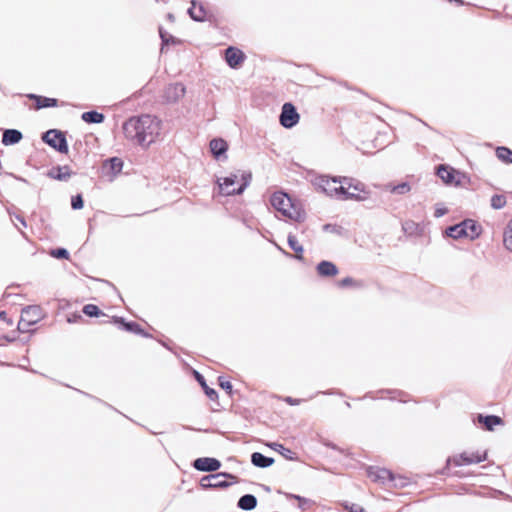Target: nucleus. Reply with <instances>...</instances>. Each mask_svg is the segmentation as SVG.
Here are the masks:
<instances>
[{"mask_svg":"<svg viewBox=\"0 0 512 512\" xmlns=\"http://www.w3.org/2000/svg\"><path fill=\"white\" fill-rule=\"evenodd\" d=\"M188 13L193 20L199 22L204 21L206 17V11L203 5H197L195 1H192V6L189 8Z\"/></svg>","mask_w":512,"mask_h":512,"instance_id":"5701e85b","label":"nucleus"},{"mask_svg":"<svg viewBox=\"0 0 512 512\" xmlns=\"http://www.w3.org/2000/svg\"><path fill=\"white\" fill-rule=\"evenodd\" d=\"M41 319V310L37 306H29L22 310L21 319L18 328L22 332H27L29 327L36 324Z\"/></svg>","mask_w":512,"mask_h":512,"instance_id":"423d86ee","label":"nucleus"},{"mask_svg":"<svg viewBox=\"0 0 512 512\" xmlns=\"http://www.w3.org/2000/svg\"><path fill=\"white\" fill-rule=\"evenodd\" d=\"M506 205V198L504 195L495 194L491 198V206L494 209H501Z\"/></svg>","mask_w":512,"mask_h":512,"instance_id":"2f4dec72","label":"nucleus"},{"mask_svg":"<svg viewBox=\"0 0 512 512\" xmlns=\"http://www.w3.org/2000/svg\"><path fill=\"white\" fill-rule=\"evenodd\" d=\"M210 151L213 154V156L220 160L221 158L226 159V151L228 149L227 142L222 138H215L210 141Z\"/></svg>","mask_w":512,"mask_h":512,"instance_id":"4468645a","label":"nucleus"},{"mask_svg":"<svg viewBox=\"0 0 512 512\" xmlns=\"http://www.w3.org/2000/svg\"><path fill=\"white\" fill-rule=\"evenodd\" d=\"M219 381H220V386H221L222 389H224V390H226L228 392H231L232 384L229 381H225L222 378H219Z\"/></svg>","mask_w":512,"mask_h":512,"instance_id":"79ce46f5","label":"nucleus"},{"mask_svg":"<svg viewBox=\"0 0 512 512\" xmlns=\"http://www.w3.org/2000/svg\"><path fill=\"white\" fill-rule=\"evenodd\" d=\"M467 221L470 222L472 225H466L465 230H468V233H473V235L469 236V238L474 239L475 237H477L479 235L478 226L475 224V222L473 220H467Z\"/></svg>","mask_w":512,"mask_h":512,"instance_id":"f704fd0d","label":"nucleus"},{"mask_svg":"<svg viewBox=\"0 0 512 512\" xmlns=\"http://www.w3.org/2000/svg\"><path fill=\"white\" fill-rule=\"evenodd\" d=\"M226 478H234V476L228 473H217L203 477L200 484L203 488L227 487L229 483L225 481Z\"/></svg>","mask_w":512,"mask_h":512,"instance_id":"9d476101","label":"nucleus"},{"mask_svg":"<svg viewBox=\"0 0 512 512\" xmlns=\"http://www.w3.org/2000/svg\"><path fill=\"white\" fill-rule=\"evenodd\" d=\"M123 131L127 138L143 147H148L160 135L161 121L151 115L133 117L123 124Z\"/></svg>","mask_w":512,"mask_h":512,"instance_id":"f257e3e1","label":"nucleus"},{"mask_svg":"<svg viewBox=\"0 0 512 512\" xmlns=\"http://www.w3.org/2000/svg\"><path fill=\"white\" fill-rule=\"evenodd\" d=\"M447 213V209L441 205H437L435 208V217L439 218Z\"/></svg>","mask_w":512,"mask_h":512,"instance_id":"a19ab883","label":"nucleus"},{"mask_svg":"<svg viewBox=\"0 0 512 512\" xmlns=\"http://www.w3.org/2000/svg\"><path fill=\"white\" fill-rule=\"evenodd\" d=\"M257 505V499L251 494L242 496L238 501V507L242 510L250 511L253 510Z\"/></svg>","mask_w":512,"mask_h":512,"instance_id":"b1692460","label":"nucleus"},{"mask_svg":"<svg viewBox=\"0 0 512 512\" xmlns=\"http://www.w3.org/2000/svg\"><path fill=\"white\" fill-rule=\"evenodd\" d=\"M51 255L55 258H68V251L64 248L56 249L51 252Z\"/></svg>","mask_w":512,"mask_h":512,"instance_id":"e433bc0d","label":"nucleus"},{"mask_svg":"<svg viewBox=\"0 0 512 512\" xmlns=\"http://www.w3.org/2000/svg\"><path fill=\"white\" fill-rule=\"evenodd\" d=\"M466 225H472V224L468 221H463L459 224L449 227L446 230L447 236L454 238V239H459L462 237L469 238V236H472L473 233H468V230H465Z\"/></svg>","mask_w":512,"mask_h":512,"instance_id":"dca6fc26","label":"nucleus"},{"mask_svg":"<svg viewBox=\"0 0 512 512\" xmlns=\"http://www.w3.org/2000/svg\"><path fill=\"white\" fill-rule=\"evenodd\" d=\"M345 508L349 510V512H366L364 508L358 504L346 505Z\"/></svg>","mask_w":512,"mask_h":512,"instance_id":"58836bf2","label":"nucleus"},{"mask_svg":"<svg viewBox=\"0 0 512 512\" xmlns=\"http://www.w3.org/2000/svg\"><path fill=\"white\" fill-rule=\"evenodd\" d=\"M368 476L375 482L385 483L386 481H392L393 477L389 470L383 468H370L368 470Z\"/></svg>","mask_w":512,"mask_h":512,"instance_id":"f3484780","label":"nucleus"},{"mask_svg":"<svg viewBox=\"0 0 512 512\" xmlns=\"http://www.w3.org/2000/svg\"><path fill=\"white\" fill-rule=\"evenodd\" d=\"M486 459V453H467L464 452L460 455L454 456L453 458H449L447 460L448 464H454L455 466L461 465H470L475 463H480Z\"/></svg>","mask_w":512,"mask_h":512,"instance_id":"1a4fd4ad","label":"nucleus"},{"mask_svg":"<svg viewBox=\"0 0 512 512\" xmlns=\"http://www.w3.org/2000/svg\"><path fill=\"white\" fill-rule=\"evenodd\" d=\"M19 220L25 226V221L23 219H19Z\"/></svg>","mask_w":512,"mask_h":512,"instance_id":"09e8293b","label":"nucleus"},{"mask_svg":"<svg viewBox=\"0 0 512 512\" xmlns=\"http://www.w3.org/2000/svg\"><path fill=\"white\" fill-rule=\"evenodd\" d=\"M31 98L37 99V108H44V107H53L56 106V99L53 98H46V97H36L35 95H31Z\"/></svg>","mask_w":512,"mask_h":512,"instance_id":"7c9ffc66","label":"nucleus"},{"mask_svg":"<svg viewBox=\"0 0 512 512\" xmlns=\"http://www.w3.org/2000/svg\"><path fill=\"white\" fill-rule=\"evenodd\" d=\"M225 59L231 68H237L244 61V54L235 47H229L225 51Z\"/></svg>","mask_w":512,"mask_h":512,"instance_id":"2eb2a0df","label":"nucleus"},{"mask_svg":"<svg viewBox=\"0 0 512 512\" xmlns=\"http://www.w3.org/2000/svg\"><path fill=\"white\" fill-rule=\"evenodd\" d=\"M121 322L123 323L125 329L127 331H131V332H134V333H141L142 330L141 328L139 327V325L137 323H134V322H131V323H124L123 320H121Z\"/></svg>","mask_w":512,"mask_h":512,"instance_id":"c9c22d12","label":"nucleus"},{"mask_svg":"<svg viewBox=\"0 0 512 512\" xmlns=\"http://www.w3.org/2000/svg\"><path fill=\"white\" fill-rule=\"evenodd\" d=\"M83 312L89 317H95L100 314V311L96 305L87 304L83 307Z\"/></svg>","mask_w":512,"mask_h":512,"instance_id":"473e14b6","label":"nucleus"},{"mask_svg":"<svg viewBox=\"0 0 512 512\" xmlns=\"http://www.w3.org/2000/svg\"><path fill=\"white\" fill-rule=\"evenodd\" d=\"M288 244L292 250L296 252V258L302 259L303 247L299 244L296 237L294 235L288 236Z\"/></svg>","mask_w":512,"mask_h":512,"instance_id":"cd10ccee","label":"nucleus"},{"mask_svg":"<svg viewBox=\"0 0 512 512\" xmlns=\"http://www.w3.org/2000/svg\"><path fill=\"white\" fill-rule=\"evenodd\" d=\"M72 207L73 209H81L83 207V200H82V197L80 195L74 197L72 199Z\"/></svg>","mask_w":512,"mask_h":512,"instance_id":"4c0bfd02","label":"nucleus"},{"mask_svg":"<svg viewBox=\"0 0 512 512\" xmlns=\"http://www.w3.org/2000/svg\"><path fill=\"white\" fill-rule=\"evenodd\" d=\"M251 174L238 171L229 176L218 177L216 183L218 185L219 193L223 196H230L235 194H242L248 187L251 181Z\"/></svg>","mask_w":512,"mask_h":512,"instance_id":"7ed1b4c3","label":"nucleus"},{"mask_svg":"<svg viewBox=\"0 0 512 512\" xmlns=\"http://www.w3.org/2000/svg\"><path fill=\"white\" fill-rule=\"evenodd\" d=\"M343 177H328L326 175H317L311 179L313 186L325 193L327 196L341 200L343 193Z\"/></svg>","mask_w":512,"mask_h":512,"instance_id":"20e7f679","label":"nucleus"},{"mask_svg":"<svg viewBox=\"0 0 512 512\" xmlns=\"http://www.w3.org/2000/svg\"><path fill=\"white\" fill-rule=\"evenodd\" d=\"M270 446H271L274 450H276V451L285 450V448L283 447V445L278 444V443H272ZM286 451H288V450L286 449Z\"/></svg>","mask_w":512,"mask_h":512,"instance_id":"c03bdc74","label":"nucleus"},{"mask_svg":"<svg viewBox=\"0 0 512 512\" xmlns=\"http://www.w3.org/2000/svg\"><path fill=\"white\" fill-rule=\"evenodd\" d=\"M251 461L255 466L262 467V468L269 467L274 462V460L272 458H268L258 452H255L252 454Z\"/></svg>","mask_w":512,"mask_h":512,"instance_id":"393cba45","label":"nucleus"},{"mask_svg":"<svg viewBox=\"0 0 512 512\" xmlns=\"http://www.w3.org/2000/svg\"><path fill=\"white\" fill-rule=\"evenodd\" d=\"M456 2L462 3L461 0H455Z\"/></svg>","mask_w":512,"mask_h":512,"instance_id":"8fccbe9b","label":"nucleus"},{"mask_svg":"<svg viewBox=\"0 0 512 512\" xmlns=\"http://www.w3.org/2000/svg\"><path fill=\"white\" fill-rule=\"evenodd\" d=\"M497 157L504 163H512V151L506 147L496 149Z\"/></svg>","mask_w":512,"mask_h":512,"instance_id":"bb28decb","label":"nucleus"},{"mask_svg":"<svg viewBox=\"0 0 512 512\" xmlns=\"http://www.w3.org/2000/svg\"><path fill=\"white\" fill-rule=\"evenodd\" d=\"M270 203L277 212L291 221L303 222L306 218L302 204L284 192L278 191L273 193Z\"/></svg>","mask_w":512,"mask_h":512,"instance_id":"f03ea898","label":"nucleus"},{"mask_svg":"<svg viewBox=\"0 0 512 512\" xmlns=\"http://www.w3.org/2000/svg\"><path fill=\"white\" fill-rule=\"evenodd\" d=\"M72 175V171L68 166H59L56 168H53L49 171L48 176L60 180V181H66L68 180Z\"/></svg>","mask_w":512,"mask_h":512,"instance_id":"aec40b11","label":"nucleus"},{"mask_svg":"<svg viewBox=\"0 0 512 512\" xmlns=\"http://www.w3.org/2000/svg\"><path fill=\"white\" fill-rule=\"evenodd\" d=\"M81 118L86 123H102L104 120V115L97 111H89L84 112Z\"/></svg>","mask_w":512,"mask_h":512,"instance_id":"a878e982","label":"nucleus"},{"mask_svg":"<svg viewBox=\"0 0 512 512\" xmlns=\"http://www.w3.org/2000/svg\"><path fill=\"white\" fill-rule=\"evenodd\" d=\"M504 246L507 250L512 251V219L508 222L504 230Z\"/></svg>","mask_w":512,"mask_h":512,"instance_id":"c85d7f7f","label":"nucleus"},{"mask_svg":"<svg viewBox=\"0 0 512 512\" xmlns=\"http://www.w3.org/2000/svg\"><path fill=\"white\" fill-rule=\"evenodd\" d=\"M410 191V186L408 183H401L399 185L393 186L391 188V192L395 194H405Z\"/></svg>","mask_w":512,"mask_h":512,"instance_id":"72a5a7b5","label":"nucleus"},{"mask_svg":"<svg viewBox=\"0 0 512 512\" xmlns=\"http://www.w3.org/2000/svg\"><path fill=\"white\" fill-rule=\"evenodd\" d=\"M160 36H161V39L164 44H168L170 39L172 40V42H174L172 37H169V38L166 37V35L161 30H160Z\"/></svg>","mask_w":512,"mask_h":512,"instance_id":"37998d69","label":"nucleus"},{"mask_svg":"<svg viewBox=\"0 0 512 512\" xmlns=\"http://www.w3.org/2000/svg\"><path fill=\"white\" fill-rule=\"evenodd\" d=\"M123 167V162L121 159L117 157L110 158L104 163L105 172L111 177V175H116L121 172Z\"/></svg>","mask_w":512,"mask_h":512,"instance_id":"6ab92c4d","label":"nucleus"},{"mask_svg":"<svg viewBox=\"0 0 512 512\" xmlns=\"http://www.w3.org/2000/svg\"><path fill=\"white\" fill-rule=\"evenodd\" d=\"M5 315H6V313H5L4 311H1V312H0V318H4V317H5Z\"/></svg>","mask_w":512,"mask_h":512,"instance_id":"de8ad7c7","label":"nucleus"},{"mask_svg":"<svg viewBox=\"0 0 512 512\" xmlns=\"http://www.w3.org/2000/svg\"><path fill=\"white\" fill-rule=\"evenodd\" d=\"M286 401H287L289 404H291V405H297V404H299V402H300L299 400L292 399L291 397H287V398H286Z\"/></svg>","mask_w":512,"mask_h":512,"instance_id":"a18cd8bd","label":"nucleus"},{"mask_svg":"<svg viewBox=\"0 0 512 512\" xmlns=\"http://www.w3.org/2000/svg\"><path fill=\"white\" fill-rule=\"evenodd\" d=\"M185 87L180 83L167 86L164 90V98L168 103H174L185 95Z\"/></svg>","mask_w":512,"mask_h":512,"instance_id":"f8f14e48","label":"nucleus"},{"mask_svg":"<svg viewBox=\"0 0 512 512\" xmlns=\"http://www.w3.org/2000/svg\"><path fill=\"white\" fill-rule=\"evenodd\" d=\"M437 174L446 184H455L456 186L461 184L460 177H464L461 173L443 165L438 168Z\"/></svg>","mask_w":512,"mask_h":512,"instance_id":"9b49d317","label":"nucleus"},{"mask_svg":"<svg viewBox=\"0 0 512 512\" xmlns=\"http://www.w3.org/2000/svg\"><path fill=\"white\" fill-rule=\"evenodd\" d=\"M300 115L295 106L291 103H285L282 106L281 114L279 117L280 124L285 128H292L298 124Z\"/></svg>","mask_w":512,"mask_h":512,"instance_id":"6e6552de","label":"nucleus"},{"mask_svg":"<svg viewBox=\"0 0 512 512\" xmlns=\"http://www.w3.org/2000/svg\"><path fill=\"white\" fill-rule=\"evenodd\" d=\"M478 422L481 424H484L487 430L492 431L494 426L496 425H502L503 421L500 417L490 415V416H483L481 414L477 417Z\"/></svg>","mask_w":512,"mask_h":512,"instance_id":"4be33fe9","label":"nucleus"},{"mask_svg":"<svg viewBox=\"0 0 512 512\" xmlns=\"http://www.w3.org/2000/svg\"><path fill=\"white\" fill-rule=\"evenodd\" d=\"M343 193H341V200H355L365 201L370 197V190L366 185L354 178L343 177Z\"/></svg>","mask_w":512,"mask_h":512,"instance_id":"39448f33","label":"nucleus"},{"mask_svg":"<svg viewBox=\"0 0 512 512\" xmlns=\"http://www.w3.org/2000/svg\"><path fill=\"white\" fill-rule=\"evenodd\" d=\"M194 468L199 471H216L220 468V462L215 458L202 457L194 461Z\"/></svg>","mask_w":512,"mask_h":512,"instance_id":"ddd939ff","label":"nucleus"},{"mask_svg":"<svg viewBox=\"0 0 512 512\" xmlns=\"http://www.w3.org/2000/svg\"><path fill=\"white\" fill-rule=\"evenodd\" d=\"M323 229H324L325 231H329V230H332V229H333V226H332V225H330V224H326V225H324Z\"/></svg>","mask_w":512,"mask_h":512,"instance_id":"49530a36","label":"nucleus"},{"mask_svg":"<svg viewBox=\"0 0 512 512\" xmlns=\"http://www.w3.org/2000/svg\"><path fill=\"white\" fill-rule=\"evenodd\" d=\"M316 269L318 274L323 277H331L338 274V268L330 261H321Z\"/></svg>","mask_w":512,"mask_h":512,"instance_id":"a211bd4d","label":"nucleus"},{"mask_svg":"<svg viewBox=\"0 0 512 512\" xmlns=\"http://www.w3.org/2000/svg\"><path fill=\"white\" fill-rule=\"evenodd\" d=\"M43 141L61 153L68 152L65 136L58 130H49L43 135Z\"/></svg>","mask_w":512,"mask_h":512,"instance_id":"0eeeda50","label":"nucleus"},{"mask_svg":"<svg viewBox=\"0 0 512 512\" xmlns=\"http://www.w3.org/2000/svg\"><path fill=\"white\" fill-rule=\"evenodd\" d=\"M22 139V133L15 129L5 130L2 137V143L6 146L18 143Z\"/></svg>","mask_w":512,"mask_h":512,"instance_id":"412c9836","label":"nucleus"},{"mask_svg":"<svg viewBox=\"0 0 512 512\" xmlns=\"http://www.w3.org/2000/svg\"><path fill=\"white\" fill-rule=\"evenodd\" d=\"M195 376H196V379L197 381L200 383V385L203 387L206 395L210 398V399H215L216 396H217V393L215 390L209 388L206 383H205V380H204V377L199 374L198 372H195Z\"/></svg>","mask_w":512,"mask_h":512,"instance_id":"c756f323","label":"nucleus"},{"mask_svg":"<svg viewBox=\"0 0 512 512\" xmlns=\"http://www.w3.org/2000/svg\"><path fill=\"white\" fill-rule=\"evenodd\" d=\"M339 285L342 286V287L352 286V285H356V282H355L354 279H352L350 277H347V278L342 279L339 282Z\"/></svg>","mask_w":512,"mask_h":512,"instance_id":"ea45409f","label":"nucleus"}]
</instances>
